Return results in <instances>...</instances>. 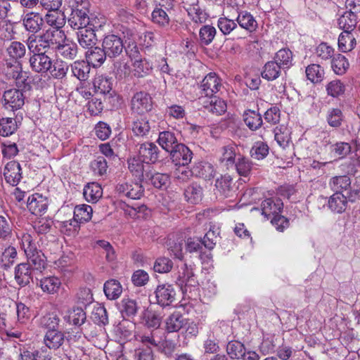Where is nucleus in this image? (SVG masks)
Listing matches in <instances>:
<instances>
[{
  "label": "nucleus",
  "mask_w": 360,
  "mask_h": 360,
  "mask_svg": "<svg viewBox=\"0 0 360 360\" xmlns=\"http://www.w3.org/2000/svg\"><path fill=\"white\" fill-rule=\"evenodd\" d=\"M356 44L355 38L351 32L341 33L338 38V47L342 52H347L353 49Z\"/></svg>",
  "instance_id": "bf43d9fd"
},
{
  "label": "nucleus",
  "mask_w": 360,
  "mask_h": 360,
  "mask_svg": "<svg viewBox=\"0 0 360 360\" xmlns=\"http://www.w3.org/2000/svg\"><path fill=\"white\" fill-rule=\"evenodd\" d=\"M347 197L342 193H335L328 200V208L334 213L341 214L347 207Z\"/></svg>",
  "instance_id": "2f4dec72"
},
{
  "label": "nucleus",
  "mask_w": 360,
  "mask_h": 360,
  "mask_svg": "<svg viewBox=\"0 0 360 360\" xmlns=\"http://www.w3.org/2000/svg\"><path fill=\"white\" fill-rule=\"evenodd\" d=\"M184 195L187 201L192 204H198L202 199L203 191L200 185L193 183L185 190Z\"/></svg>",
  "instance_id": "49530a36"
},
{
  "label": "nucleus",
  "mask_w": 360,
  "mask_h": 360,
  "mask_svg": "<svg viewBox=\"0 0 360 360\" xmlns=\"http://www.w3.org/2000/svg\"><path fill=\"white\" fill-rule=\"evenodd\" d=\"M6 53L15 60L14 65L20 63L18 60L23 58L26 53L25 45L20 41H14L6 47Z\"/></svg>",
  "instance_id": "09e8293b"
},
{
  "label": "nucleus",
  "mask_w": 360,
  "mask_h": 360,
  "mask_svg": "<svg viewBox=\"0 0 360 360\" xmlns=\"http://www.w3.org/2000/svg\"><path fill=\"white\" fill-rule=\"evenodd\" d=\"M103 290L107 298L113 300L120 296L122 288L118 281L110 279L104 283Z\"/></svg>",
  "instance_id": "de8ad7c7"
},
{
  "label": "nucleus",
  "mask_w": 360,
  "mask_h": 360,
  "mask_svg": "<svg viewBox=\"0 0 360 360\" xmlns=\"http://www.w3.org/2000/svg\"><path fill=\"white\" fill-rule=\"evenodd\" d=\"M22 21L25 30L34 35L43 29L44 25L42 14L35 11L24 13Z\"/></svg>",
  "instance_id": "0eeeda50"
},
{
  "label": "nucleus",
  "mask_w": 360,
  "mask_h": 360,
  "mask_svg": "<svg viewBox=\"0 0 360 360\" xmlns=\"http://www.w3.org/2000/svg\"><path fill=\"white\" fill-rule=\"evenodd\" d=\"M193 153L191 150L183 143L176 144V147L170 153L172 162L179 167L188 165L193 158Z\"/></svg>",
  "instance_id": "1a4fd4ad"
},
{
  "label": "nucleus",
  "mask_w": 360,
  "mask_h": 360,
  "mask_svg": "<svg viewBox=\"0 0 360 360\" xmlns=\"http://www.w3.org/2000/svg\"><path fill=\"white\" fill-rule=\"evenodd\" d=\"M64 338V334L58 329L49 330L46 333L44 342L46 347L56 349L63 345Z\"/></svg>",
  "instance_id": "f704fd0d"
},
{
  "label": "nucleus",
  "mask_w": 360,
  "mask_h": 360,
  "mask_svg": "<svg viewBox=\"0 0 360 360\" xmlns=\"http://www.w3.org/2000/svg\"><path fill=\"white\" fill-rule=\"evenodd\" d=\"M283 68L274 60L266 62L261 72L263 79L267 81H274L281 75Z\"/></svg>",
  "instance_id": "e433bc0d"
},
{
  "label": "nucleus",
  "mask_w": 360,
  "mask_h": 360,
  "mask_svg": "<svg viewBox=\"0 0 360 360\" xmlns=\"http://www.w3.org/2000/svg\"><path fill=\"white\" fill-rule=\"evenodd\" d=\"M217 33L214 27L206 25L200 27L199 30V39L202 45L207 46L210 44Z\"/></svg>",
  "instance_id": "052dcab7"
},
{
  "label": "nucleus",
  "mask_w": 360,
  "mask_h": 360,
  "mask_svg": "<svg viewBox=\"0 0 360 360\" xmlns=\"http://www.w3.org/2000/svg\"><path fill=\"white\" fill-rule=\"evenodd\" d=\"M138 338L146 348L160 349L163 346L165 337L162 330H148Z\"/></svg>",
  "instance_id": "39448f33"
},
{
  "label": "nucleus",
  "mask_w": 360,
  "mask_h": 360,
  "mask_svg": "<svg viewBox=\"0 0 360 360\" xmlns=\"http://www.w3.org/2000/svg\"><path fill=\"white\" fill-rule=\"evenodd\" d=\"M32 271L29 264L25 262L20 263L15 267V280L16 283L21 287H24L30 284L32 281Z\"/></svg>",
  "instance_id": "5701e85b"
},
{
  "label": "nucleus",
  "mask_w": 360,
  "mask_h": 360,
  "mask_svg": "<svg viewBox=\"0 0 360 360\" xmlns=\"http://www.w3.org/2000/svg\"><path fill=\"white\" fill-rule=\"evenodd\" d=\"M113 80L103 76H98L94 81V86L96 93L102 94L105 99H110L115 96V91L112 90Z\"/></svg>",
  "instance_id": "a211bd4d"
},
{
  "label": "nucleus",
  "mask_w": 360,
  "mask_h": 360,
  "mask_svg": "<svg viewBox=\"0 0 360 360\" xmlns=\"http://www.w3.org/2000/svg\"><path fill=\"white\" fill-rule=\"evenodd\" d=\"M26 45L32 53H46L49 49H51L41 34L39 35L30 34L26 39Z\"/></svg>",
  "instance_id": "412c9836"
},
{
  "label": "nucleus",
  "mask_w": 360,
  "mask_h": 360,
  "mask_svg": "<svg viewBox=\"0 0 360 360\" xmlns=\"http://www.w3.org/2000/svg\"><path fill=\"white\" fill-rule=\"evenodd\" d=\"M237 146L235 144H229L221 148V156L219 158L221 163L226 167L233 166L235 163Z\"/></svg>",
  "instance_id": "864d4df0"
},
{
  "label": "nucleus",
  "mask_w": 360,
  "mask_h": 360,
  "mask_svg": "<svg viewBox=\"0 0 360 360\" xmlns=\"http://www.w3.org/2000/svg\"><path fill=\"white\" fill-rule=\"evenodd\" d=\"M305 72L307 79L313 83H319L324 78V70L320 65H309L307 67Z\"/></svg>",
  "instance_id": "4d7b16f0"
},
{
  "label": "nucleus",
  "mask_w": 360,
  "mask_h": 360,
  "mask_svg": "<svg viewBox=\"0 0 360 360\" xmlns=\"http://www.w3.org/2000/svg\"><path fill=\"white\" fill-rule=\"evenodd\" d=\"M343 117L342 112L340 108H330L327 112V122L333 128H339L342 125Z\"/></svg>",
  "instance_id": "338daca9"
},
{
  "label": "nucleus",
  "mask_w": 360,
  "mask_h": 360,
  "mask_svg": "<svg viewBox=\"0 0 360 360\" xmlns=\"http://www.w3.org/2000/svg\"><path fill=\"white\" fill-rule=\"evenodd\" d=\"M236 21L239 26L250 32H252L257 28V22L252 15L247 11L238 12Z\"/></svg>",
  "instance_id": "58836bf2"
},
{
  "label": "nucleus",
  "mask_w": 360,
  "mask_h": 360,
  "mask_svg": "<svg viewBox=\"0 0 360 360\" xmlns=\"http://www.w3.org/2000/svg\"><path fill=\"white\" fill-rule=\"evenodd\" d=\"M60 319L55 312H49L39 319V325L41 328L49 330H56L59 326Z\"/></svg>",
  "instance_id": "6e6d98bb"
},
{
  "label": "nucleus",
  "mask_w": 360,
  "mask_h": 360,
  "mask_svg": "<svg viewBox=\"0 0 360 360\" xmlns=\"http://www.w3.org/2000/svg\"><path fill=\"white\" fill-rule=\"evenodd\" d=\"M60 55L66 60H74L78 53L77 45L74 42L60 44L57 49Z\"/></svg>",
  "instance_id": "13d9d810"
},
{
  "label": "nucleus",
  "mask_w": 360,
  "mask_h": 360,
  "mask_svg": "<svg viewBox=\"0 0 360 360\" xmlns=\"http://www.w3.org/2000/svg\"><path fill=\"white\" fill-rule=\"evenodd\" d=\"M143 322L148 330H162L160 328L161 318L153 311H147L145 312Z\"/></svg>",
  "instance_id": "e2e57ef3"
},
{
  "label": "nucleus",
  "mask_w": 360,
  "mask_h": 360,
  "mask_svg": "<svg viewBox=\"0 0 360 360\" xmlns=\"http://www.w3.org/2000/svg\"><path fill=\"white\" fill-rule=\"evenodd\" d=\"M203 104L208 111L216 115H221L226 110V104L224 101L217 96L209 97L207 101H203Z\"/></svg>",
  "instance_id": "c03bdc74"
},
{
  "label": "nucleus",
  "mask_w": 360,
  "mask_h": 360,
  "mask_svg": "<svg viewBox=\"0 0 360 360\" xmlns=\"http://www.w3.org/2000/svg\"><path fill=\"white\" fill-rule=\"evenodd\" d=\"M116 191L120 195L133 200L140 199L144 191L140 181L119 184L116 186Z\"/></svg>",
  "instance_id": "2eb2a0df"
},
{
  "label": "nucleus",
  "mask_w": 360,
  "mask_h": 360,
  "mask_svg": "<svg viewBox=\"0 0 360 360\" xmlns=\"http://www.w3.org/2000/svg\"><path fill=\"white\" fill-rule=\"evenodd\" d=\"M273 60L285 72L292 65V53L288 49H281L276 53Z\"/></svg>",
  "instance_id": "37998d69"
},
{
  "label": "nucleus",
  "mask_w": 360,
  "mask_h": 360,
  "mask_svg": "<svg viewBox=\"0 0 360 360\" xmlns=\"http://www.w3.org/2000/svg\"><path fill=\"white\" fill-rule=\"evenodd\" d=\"M61 285V281L56 276L44 277L40 281V287L44 292L49 294L57 292Z\"/></svg>",
  "instance_id": "603ef678"
},
{
  "label": "nucleus",
  "mask_w": 360,
  "mask_h": 360,
  "mask_svg": "<svg viewBox=\"0 0 360 360\" xmlns=\"http://www.w3.org/2000/svg\"><path fill=\"white\" fill-rule=\"evenodd\" d=\"M221 86V79L216 73L210 72L207 74L201 82L200 86L202 94V98L200 99H203V95L207 98L213 96L214 94L220 90Z\"/></svg>",
  "instance_id": "6e6552de"
},
{
  "label": "nucleus",
  "mask_w": 360,
  "mask_h": 360,
  "mask_svg": "<svg viewBox=\"0 0 360 360\" xmlns=\"http://www.w3.org/2000/svg\"><path fill=\"white\" fill-rule=\"evenodd\" d=\"M4 176L8 184L17 186L22 179L20 165L16 161L8 162L4 167Z\"/></svg>",
  "instance_id": "6ab92c4d"
},
{
  "label": "nucleus",
  "mask_w": 360,
  "mask_h": 360,
  "mask_svg": "<svg viewBox=\"0 0 360 360\" xmlns=\"http://www.w3.org/2000/svg\"><path fill=\"white\" fill-rule=\"evenodd\" d=\"M131 130L136 136L144 137L150 130L148 120L144 115H134L131 117Z\"/></svg>",
  "instance_id": "bb28decb"
},
{
  "label": "nucleus",
  "mask_w": 360,
  "mask_h": 360,
  "mask_svg": "<svg viewBox=\"0 0 360 360\" xmlns=\"http://www.w3.org/2000/svg\"><path fill=\"white\" fill-rule=\"evenodd\" d=\"M182 2L193 22L202 23L205 21L206 13L198 6V0H183Z\"/></svg>",
  "instance_id": "cd10ccee"
},
{
  "label": "nucleus",
  "mask_w": 360,
  "mask_h": 360,
  "mask_svg": "<svg viewBox=\"0 0 360 360\" xmlns=\"http://www.w3.org/2000/svg\"><path fill=\"white\" fill-rule=\"evenodd\" d=\"M160 150L152 142H145L140 145L139 148V157L148 165L155 164L159 160Z\"/></svg>",
  "instance_id": "dca6fc26"
},
{
  "label": "nucleus",
  "mask_w": 360,
  "mask_h": 360,
  "mask_svg": "<svg viewBox=\"0 0 360 360\" xmlns=\"http://www.w3.org/2000/svg\"><path fill=\"white\" fill-rule=\"evenodd\" d=\"M165 323L167 333H175L187 324V320L180 311H174L165 319Z\"/></svg>",
  "instance_id": "a878e982"
},
{
  "label": "nucleus",
  "mask_w": 360,
  "mask_h": 360,
  "mask_svg": "<svg viewBox=\"0 0 360 360\" xmlns=\"http://www.w3.org/2000/svg\"><path fill=\"white\" fill-rule=\"evenodd\" d=\"M193 172L194 176L202 178L206 181L212 179L215 176V169L214 166L205 161L195 162L193 166Z\"/></svg>",
  "instance_id": "c85d7f7f"
},
{
  "label": "nucleus",
  "mask_w": 360,
  "mask_h": 360,
  "mask_svg": "<svg viewBox=\"0 0 360 360\" xmlns=\"http://www.w3.org/2000/svg\"><path fill=\"white\" fill-rule=\"evenodd\" d=\"M133 62L134 75L137 77H143L149 75L152 71V64L149 60L136 55L129 54Z\"/></svg>",
  "instance_id": "4be33fe9"
},
{
  "label": "nucleus",
  "mask_w": 360,
  "mask_h": 360,
  "mask_svg": "<svg viewBox=\"0 0 360 360\" xmlns=\"http://www.w3.org/2000/svg\"><path fill=\"white\" fill-rule=\"evenodd\" d=\"M359 16L345 11L338 18V25L340 29L346 32L352 31L356 25Z\"/></svg>",
  "instance_id": "a18cd8bd"
},
{
  "label": "nucleus",
  "mask_w": 360,
  "mask_h": 360,
  "mask_svg": "<svg viewBox=\"0 0 360 360\" xmlns=\"http://www.w3.org/2000/svg\"><path fill=\"white\" fill-rule=\"evenodd\" d=\"M70 6L72 8V11L68 22L72 29L78 30L96 25V19L90 18L89 15V2L87 1L73 0Z\"/></svg>",
  "instance_id": "f257e3e1"
},
{
  "label": "nucleus",
  "mask_w": 360,
  "mask_h": 360,
  "mask_svg": "<svg viewBox=\"0 0 360 360\" xmlns=\"http://www.w3.org/2000/svg\"><path fill=\"white\" fill-rule=\"evenodd\" d=\"M93 209L88 205H77L74 210V216L72 220L65 221V226L69 224L73 227L74 231H77L79 227V224L89 221L92 217Z\"/></svg>",
  "instance_id": "f8f14e48"
},
{
  "label": "nucleus",
  "mask_w": 360,
  "mask_h": 360,
  "mask_svg": "<svg viewBox=\"0 0 360 360\" xmlns=\"http://www.w3.org/2000/svg\"><path fill=\"white\" fill-rule=\"evenodd\" d=\"M25 98L22 90L17 89L6 90L3 95L4 107L11 111L20 109L25 103Z\"/></svg>",
  "instance_id": "423d86ee"
},
{
  "label": "nucleus",
  "mask_w": 360,
  "mask_h": 360,
  "mask_svg": "<svg viewBox=\"0 0 360 360\" xmlns=\"http://www.w3.org/2000/svg\"><path fill=\"white\" fill-rule=\"evenodd\" d=\"M177 272L176 274V283L179 286L184 294L191 291L192 287L198 284L191 266L181 262L177 264Z\"/></svg>",
  "instance_id": "f03ea898"
},
{
  "label": "nucleus",
  "mask_w": 360,
  "mask_h": 360,
  "mask_svg": "<svg viewBox=\"0 0 360 360\" xmlns=\"http://www.w3.org/2000/svg\"><path fill=\"white\" fill-rule=\"evenodd\" d=\"M6 65L7 68L11 69V72H8V74L11 75V77L15 80L18 86L25 88L28 86V73L22 70L20 63L13 65L11 62H6Z\"/></svg>",
  "instance_id": "c756f323"
},
{
  "label": "nucleus",
  "mask_w": 360,
  "mask_h": 360,
  "mask_svg": "<svg viewBox=\"0 0 360 360\" xmlns=\"http://www.w3.org/2000/svg\"><path fill=\"white\" fill-rule=\"evenodd\" d=\"M232 178L229 175L221 176L216 180L215 186L221 198H227L233 196L234 191L231 187Z\"/></svg>",
  "instance_id": "c9c22d12"
},
{
  "label": "nucleus",
  "mask_w": 360,
  "mask_h": 360,
  "mask_svg": "<svg viewBox=\"0 0 360 360\" xmlns=\"http://www.w3.org/2000/svg\"><path fill=\"white\" fill-rule=\"evenodd\" d=\"M83 195L87 202L94 203L102 197L103 190L98 183H89L84 188Z\"/></svg>",
  "instance_id": "ea45409f"
},
{
  "label": "nucleus",
  "mask_w": 360,
  "mask_h": 360,
  "mask_svg": "<svg viewBox=\"0 0 360 360\" xmlns=\"http://www.w3.org/2000/svg\"><path fill=\"white\" fill-rule=\"evenodd\" d=\"M17 257V250L12 245L5 247L0 240V267L7 270L15 262Z\"/></svg>",
  "instance_id": "393cba45"
},
{
  "label": "nucleus",
  "mask_w": 360,
  "mask_h": 360,
  "mask_svg": "<svg viewBox=\"0 0 360 360\" xmlns=\"http://www.w3.org/2000/svg\"><path fill=\"white\" fill-rule=\"evenodd\" d=\"M153 103L150 96L144 91L136 92L131 100L132 115H143L152 109Z\"/></svg>",
  "instance_id": "20e7f679"
},
{
  "label": "nucleus",
  "mask_w": 360,
  "mask_h": 360,
  "mask_svg": "<svg viewBox=\"0 0 360 360\" xmlns=\"http://www.w3.org/2000/svg\"><path fill=\"white\" fill-rule=\"evenodd\" d=\"M351 185L350 178L347 175L333 176L330 179L329 186L335 193L347 190Z\"/></svg>",
  "instance_id": "3c124183"
},
{
  "label": "nucleus",
  "mask_w": 360,
  "mask_h": 360,
  "mask_svg": "<svg viewBox=\"0 0 360 360\" xmlns=\"http://www.w3.org/2000/svg\"><path fill=\"white\" fill-rule=\"evenodd\" d=\"M139 307L134 300L123 298L120 304V311L124 319H133L137 314Z\"/></svg>",
  "instance_id": "a19ab883"
},
{
  "label": "nucleus",
  "mask_w": 360,
  "mask_h": 360,
  "mask_svg": "<svg viewBox=\"0 0 360 360\" xmlns=\"http://www.w3.org/2000/svg\"><path fill=\"white\" fill-rule=\"evenodd\" d=\"M274 139L278 146L283 149L289 146L290 143V133L289 129L283 125L276 127L274 130Z\"/></svg>",
  "instance_id": "8fccbe9b"
},
{
  "label": "nucleus",
  "mask_w": 360,
  "mask_h": 360,
  "mask_svg": "<svg viewBox=\"0 0 360 360\" xmlns=\"http://www.w3.org/2000/svg\"><path fill=\"white\" fill-rule=\"evenodd\" d=\"M17 129L16 120L11 117H4L0 120V135L8 136Z\"/></svg>",
  "instance_id": "774afa93"
},
{
  "label": "nucleus",
  "mask_w": 360,
  "mask_h": 360,
  "mask_svg": "<svg viewBox=\"0 0 360 360\" xmlns=\"http://www.w3.org/2000/svg\"><path fill=\"white\" fill-rule=\"evenodd\" d=\"M219 235V228L215 225H210L208 231L205 233L202 240V244H203L206 248L212 250L217 243V239Z\"/></svg>",
  "instance_id": "680f3d73"
},
{
  "label": "nucleus",
  "mask_w": 360,
  "mask_h": 360,
  "mask_svg": "<svg viewBox=\"0 0 360 360\" xmlns=\"http://www.w3.org/2000/svg\"><path fill=\"white\" fill-rule=\"evenodd\" d=\"M281 200L277 198H270L262 201L261 204L262 214L267 219L280 214L283 209Z\"/></svg>",
  "instance_id": "aec40b11"
},
{
  "label": "nucleus",
  "mask_w": 360,
  "mask_h": 360,
  "mask_svg": "<svg viewBox=\"0 0 360 360\" xmlns=\"http://www.w3.org/2000/svg\"><path fill=\"white\" fill-rule=\"evenodd\" d=\"M86 62L94 68L100 67L108 56L104 51L103 47L93 46L88 49L85 53Z\"/></svg>",
  "instance_id": "7c9ffc66"
},
{
  "label": "nucleus",
  "mask_w": 360,
  "mask_h": 360,
  "mask_svg": "<svg viewBox=\"0 0 360 360\" xmlns=\"http://www.w3.org/2000/svg\"><path fill=\"white\" fill-rule=\"evenodd\" d=\"M243 120L252 131L259 129L263 123L261 114L255 110H247L243 113Z\"/></svg>",
  "instance_id": "79ce46f5"
},
{
  "label": "nucleus",
  "mask_w": 360,
  "mask_h": 360,
  "mask_svg": "<svg viewBox=\"0 0 360 360\" xmlns=\"http://www.w3.org/2000/svg\"><path fill=\"white\" fill-rule=\"evenodd\" d=\"M226 352L233 359H241L245 354V348L242 342L231 340L226 345Z\"/></svg>",
  "instance_id": "5fc2aeb1"
},
{
  "label": "nucleus",
  "mask_w": 360,
  "mask_h": 360,
  "mask_svg": "<svg viewBox=\"0 0 360 360\" xmlns=\"http://www.w3.org/2000/svg\"><path fill=\"white\" fill-rule=\"evenodd\" d=\"M102 24L98 26L94 25V26H89L85 28L78 30L77 32V38L79 44L84 49H90L96 44L97 37L95 32L98 30V27H101Z\"/></svg>",
  "instance_id": "9d476101"
},
{
  "label": "nucleus",
  "mask_w": 360,
  "mask_h": 360,
  "mask_svg": "<svg viewBox=\"0 0 360 360\" xmlns=\"http://www.w3.org/2000/svg\"><path fill=\"white\" fill-rule=\"evenodd\" d=\"M102 47L109 58L118 57L124 49L122 37L115 34H108L104 37Z\"/></svg>",
  "instance_id": "7ed1b4c3"
},
{
  "label": "nucleus",
  "mask_w": 360,
  "mask_h": 360,
  "mask_svg": "<svg viewBox=\"0 0 360 360\" xmlns=\"http://www.w3.org/2000/svg\"><path fill=\"white\" fill-rule=\"evenodd\" d=\"M146 164L139 157H134L128 160V168L138 181L143 182L149 176L150 166Z\"/></svg>",
  "instance_id": "ddd939ff"
},
{
  "label": "nucleus",
  "mask_w": 360,
  "mask_h": 360,
  "mask_svg": "<svg viewBox=\"0 0 360 360\" xmlns=\"http://www.w3.org/2000/svg\"><path fill=\"white\" fill-rule=\"evenodd\" d=\"M157 141L162 149L169 153L174 149L176 144H179L175 134L170 131L160 132Z\"/></svg>",
  "instance_id": "72a5a7b5"
},
{
  "label": "nucleus",
  "mask_w": 360,
  "mask_h": 360,
  "mask_svg": "<svg viewBox=\"0 0 360 360\" xmlns=\"http://www.w3.org/2000/svg\"><path fill=\"white\" fill-rule=\"evenodd\" d=\"M169 12L166 10L155 7L151 14L152 21L159 27H165L169 24Z\"/></svg>",
  "instance_id": "69168bd1"
},
{
  "label": "nucleus",
  "mask_w": 360,
  "mask_h": 360,
  "mask_svg": "<svg viewBox=\"0 0 360 360\" xmlns=\"http://www.w3.org/2000/svg\"><path fill=\"white\" fill-rule=\"evenodd\" d=\"M30 68L38 73H45L52 68V59L45 53H36L30 56L29 60Z\"/></svg>",
  "instance_id": "4468645a"
},
{
  "label": "nucleus",
  "mask_w": 360,
  "mask_h": 360,
  "mask_svg": "<svg viewBox=\"0 0 360 360\" xmlns=\"http://www.w3.org/2000/svg\"><path fill=\"white\" fill-rule=\"evenodd\" d=\"M72 76L81 82L88 79L90 73V65L84 60H75L70 65Z\"/></svg>",
  "instance_id": "473e14b6"
},
{
  "label": "nucleus",
  "mask_w": 360,
  "mask_h": 360,
  "mask_svg": "<svg viewBox=\"0 0 360 360\" xmlns=\"http://www.w3.org/2000/svg\"><path fill=\"white\" fill-rule=\"evenodd\" d=\"M48 207V198L40 193L32 194L27 200V207L32 214L43 215L47 211Z\"/></svg>",
  "instance_id": "9b49d317"
},
{
  "label": "nucleus",
  "mask_w": 360,
  "mask_h": 360,
  "mask_svg": "<svg viewBox=\"0 0 360 360\" xmlns=\"http://www.w3.org/2000/svg\"><path fill=\"white\" fill-rule=\"evenodd\" d=\"M44 23L46 22L50 27L49 29L62 30L66 22L64 12L60 10L46 12L43 15Z\"/></svg>",
  "instance_id": "b1692460"
},
{
  "label": "nucleus",
  "mask_w": 360,
  "mask_h": 360,
  "mask_svg": "<svg viewBox=\"0 0 360 360\" xmlns=\"http://www.w3.org/2000/svg\"><path fill=\"white\" fill-rule=\"evenodd\" d=\"M44 255L41 252V250L31 254L27 256V262L26 264H29L30 268L33 270H37L41 271L42 269H45V259Z\"/></svg>",
  "instance_id": "0e129e2a"
},
{
  "label": "nucleus",
  "mask_w": 360,
  "mask_h": 360,
  "mask_svg": "<svg viewBox=\"0 0 360 360\" xmlns=\"http://www.w3.org/2000/svg\"><path fill=\"white\" fill-rule=\"evenodd\" d=\"M41 35L44 37L52 49H57L65 38V33L63 30L53 29H47L45 32L41 33Z\"/></svg>",
  "instance_id": "4c0bfd02"
},
{
  "label": "nucleus",
  "mask_w": 360,
  "mask_h": 360,
  "mask_svg": "<svg viewBox=\"0 0 360 360\" xmlns=\"http://www.w3.org/2000/svg\"><path fill=\"white\" fill-rule=\"evenodd\" d=\"M155 294L158 304L162 307L169 306L175 300L176 292L174 287L169 284L158 285Z\"/></svg>",
  "instance_id": "f3484780"
}]
</instances>
